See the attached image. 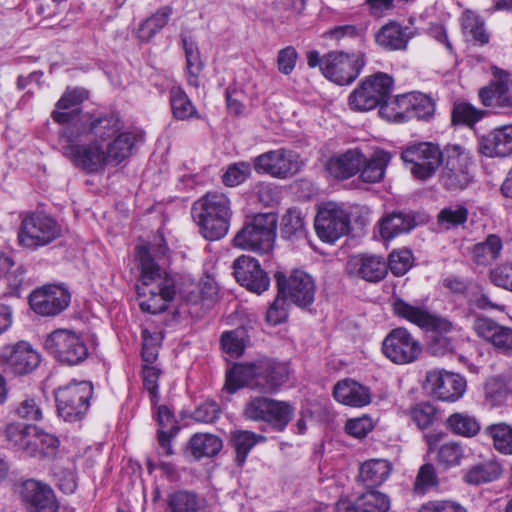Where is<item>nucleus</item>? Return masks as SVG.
I'll return each mask as SVG.
<instances>
[{
    "instance_id": "obj_1",
    "label": "nucleus",
    "mask_w": 512,
    "mask_h": 512,
    "mask_svg": "<svg viewBox=\"0 0 512 512\" xmlns=\"http://www.w3.org/2000/svg\"><path fill=\"white\" fill-rule=\"evenodd\" d=\"M121 128V120L116 113L105 114L102 120L79 129L62 128L59 132V150L86 174L100 172L108 165L102 142L110 140Z\"/></svg>"
},
{
    "instance_id": "obj_2",
    "label": "nucleus",
    "mask_w": 512,
    "mask_h": 512,
    "mask_svg": "<svg viewBox=\"0 0 512 512\" xmlns=\"http://www.w3.org/2000/svg\"><path fill=\"white\" fill-rule=\"evenodd\" d=\"M169 247L163 237L155 239L150 245L136 247V258L140 265V278L136 291L143 312L158 314L166 311L176 296V284L165 270L161 269L155 258L167 256Z\"/></svg>"
},
{
    "instance_id": "obj_3",
    "label": "nucleus",
    "mask_w": 512,
    "mask_h": 512,
    "mask_svg": "<svg viewBox=\"0 0 512 512\" xmlns=\"http://www.w3.org/2000/svg\"><path fill=\"white\" fill-rule=\"evenodd\" d=\"M288 367L273 358H261L252 362L235 364L226 376L224 388L235 393L248 387L263 394H274L288 379Z\"/></svg>"
},
{
    "instance_id": "obj_4",
    "label": "nucleus",
    "mask_w": 512,
    "mask_h": 512,
    "mask_svg": "<svg viewBox=\"0 0 512 512\" xmlns=\"http://www.w3.org/2000/svg\"><path fill=\"white\" fill-rule=\"evenodd\" d=\"M395 316L404 319L422 330L434 332L428 342V350L433 356L454 353L457 341L449 336L452 331H460L448 318L430 312L427 308L414 306L400 297L392 302Z\"/></svg>"
},
{
    "instance_id": "obj_5",
    "label": "nucleus",
    "mask_w": 512,
    "mask_h": 512,
    "mask_svg": "<svg viewBox=\"0 0 512 512\" xmlns=\"http://www.w3.org/2000/svg\"><path fill=\"white\" fill-rule=\"evenodd\" d=\"M232 216L229 198L221 192H208L192 206V217L207 240L223 238L230 226Z\"/></svg>"
},
{
    "instance_id": "obj_6",
    "label": "nucleus",
    "mask_w": 512,
    "mask_h": 512,
    "mask_svg": "<svg viewBox=\"0 0 512 512\" xmlns=\"http://www.w3.org/2000/svg\"><path fill=\"white\" fill-rule=\"evenodd\" d=\"M307 64L309 68L319 67L328 80L348 85L359 76L365 66V57L361 52L348 54L337 51L321 56L318 51L311 50L307 53Z\"/></svg>"
},
{
    "instance_id": "obj_7",
    "label": "nucleus",
    "mask_w": 512,
    "mask_h": 512,
    "mask_svg": "<svg viewBox=\"0 0 512 512\" xmlns=\"http://www.w3.org/2000/svg\"><path fill=\"white\" fill-rule=\"evenodd\" d=\"M278 217L274 213H259L248 219L233 239L236 247L266 254L274 247Z\"/></svg>"
},
{
    "instance_id": "obj_8",
    "label": "nucleus",
    "mask_w": 512,
    "mask_h": 512,
    "mask_svg": "<svg viewBox=\"0 0 512 512\" xmlns=\"http://www.w3.org/2000/svg\"><path fill=\"white\" fill-rule=\"evenodd\" d=\"M94 387L90 381L71 380L54 391L59 418L68 423L82 421L90 408Z\"/></svg>"
},
{
    "instance_id": "obj_9",
    "label": "nucleus",
    "mask_w": 512,
    "mask_h": 512,
    "mask_svg": "<svg viewBox=\"0 0 512 512\" xmlns=\"http://www.w3.org/2000/svg\"><path fill=\"white\" fill-rule=\"evenodd\" d=\"M394 88V79L387 73L377 72L363 79L349 96V106L355 111L381 109L390 99Z\"/></svg>"
},
{
    "instance_id": "obj_10",
    "label": "nucleus",
    "mask_w": 512,
    "mask_h": 512,
    "mask_svg": "<svg viewBox=\"0 0 512 512\" xmlns=\"http://www.w3.org/2000/svg\"><path fill=\"white\" fill-rule=\"evenodd\" d=\"M60 235V224L46 213L29 212L21 215L18 239L23 247L35 250L50 244Z\"/></svg>"
},
{
    "instance_id": "obj_11",
    "label": "nucleus",
    "mask_w": 512,
    "mask_h": 512,
    "mask_svg": "<svg viewBox=\"0 0 512 512\" xmlns=\"http://www.w3.org/2000/svg\"><path fill=\"white\" fill-rule=\"evenodd\" d=\"M44 347L59 363L76 366L83 363L89 356V350L76 332L69 329H56L47 335Z\"/></svg>"
},
{
    "instance_id": "obj_12",
    "label": "nucleus",
    "mask_w": 512,
    "mask_h": 512,
    "mask_svg": "<svg viewBox=\"0 0 512 512\" xmlns=\"http://www.w3.org/2000/svg\"><path fill=\"white\" fill-rule=\"evenodd\" d=\"M86 96L83 89H66L51 113L54 122L65 125L63 128L79 129L102 120L104 115H94L81 109Z\"/></svg>"
},
{
    "instance_id": "obj_13",
    "label": "nucleus",
    "mask_w": 512,
    "mask_h": 512,
    "mask_svg": "<svg viewBox=\"0 0 512 512\" xmlns=\"http://www.w3.org/2000/svg\"><path fill=\"white\" fill-rule=\"evenodd\" d=\"M6 432L11 442L31 456L54 457L60 445L58 437L31 424L9 425Z\"/></svg>"
},
{
    "instance_id": "obj_14",
    "label": "nucleus",
    "mask_w": 512,
    "mask_h": 512,
    "mask_svg": "<svg viewBox=\"0 0 512 512\" xmlns=\"http://www.w3.org/2000/svg\"><path fill=\"white\" fill-rule=\"evenodd\" d=\"M401 159L409 165L412 175L421 180L430 178L444 161V153L431 142H418L407 146Z\"/></svg>"
},
{
    "instance_id": "obj_15",
    "label": "nucleus",
    "mask_w": 512,
    "mask_h": 512,
    "mask_svg": "<svg viewBox=\"0 0 512 512\" xmlns=\"http://www.w3.org/2000/svg\"><path fill=\"white\" fill-rule=\"evenodd\" d=\"M350 223V213L343 204L327 202L319 207L314 226L322 241L334 243L350 231Z\"/></svg>"
},
{
    "instance_id": "obj_16",
    "label": "nucleus",
    "mask_w": 512,
    "mask_h": 512,
    "mask_svg": "<svg viewBox=\"0 0 512 512\" xmlns=\"http://www.w3.org/2000/svg\"><path fill=\"white\" fill-rule=\"evenodd\" d=\"M279 296L301 308L314 302L316 285L314 279L302 270H294L288 277L282 272L275 273Z\"/></svg>"
},
{
    "instance_id": "obj_17",
    "label": "nucleus",
    "mask_w": 512,
    "mask_h": 512,
    "mask_svg": "<svg viewBox=\"0 0 512 512\" xmlns=\"http://www.w3.org/2000/svg\"><path fill=\"white\" fill-rule=\"evenodd\" d=\"M383 354L393 363L405 365L415 362L422 354V345L408 329H392L382 342Z\"/></svg>"
},
{
    "instance_id": "obj_18",
    "label": "nucleus",
    "mask_w": 512,
    "mask_h": 512,
    "mask_svg": "<svg viewBox=\"0 0 512 512\" xmlns=\"http://www.w3.org/2000/svg\"><path fill=\"white\" fill-rule=\"evenodd\" d=\"M252 165L257 174L286 179L300 170L301 161L299 155L291 150L276 149L252 158Z\"/></svg>"
},
{
    "instance_id": "obj_19",
    "label": "nucleus",
    "mask_w": 512,
    "mask_h": 512,
    "mask_svg": "<svg viewBox=\"0 0 512 512\" xmlns=\"http://www.w3.org/2000/svg\"><path fill=\"white\" fill-rule=\"evenodd\" d=\"M26 512H58L59 502L52 487L36 479H26L16 486Z\"/></svg>"
},
{
    "instance_id": "obj_20",
    "label": "nucleus",
    "mask_w": 512,
    "mask_h": 512,
    "mask_svg": "<svg viewBox=\"0 0 512 512\" xmlns=\"http://www.w3.org/2000/svg\"><path fill=\"white\" fill-rule=\"evenodd\" d=\"M71 302V294L63 285L46 284L29 296L31 309L38 315L54 317L62 313Z\"/></svg>"
},
{
    "instance_id": "obj_21",
    "label": "nucleus",
    "mask_w": 512,
    "mask_h": 512,
    "mask_svg": "<svg viewBox=\"0 0 512 512\" xmlns=\"http://www.w3.org/2000/svg\"><path fill=\"white\" fill-rule=\"evenodd\" d=\"M40 361V354L26 341L6 345L0 352L4 370L16 376L30 374L39 366Z\"/></svg>"
},
{
    "instance_id": "obj_22",
    "label": "nucleus",
    "mask_w": 512,
    "mask_h": 512,
    "mask_svg": "<svg viewBox=\"0 0 512 512\" xmlns=\"http://www.w3.org/2000/svg\"><path fill=\"white\" fill-rule=\"evenodd\" d=\"M493 79L487 86L479 89L478 96L486 107L497 109L502 113L512 111V94L510 92V74L496 66L491 68Z\"/></svg>"
},
{
    "instance_id": "obj_23",
    "label": "nucleus",
    "mask_w": 512,
    "mask_h": 512,
    "mask_svg": "<svg viewBox=\"0 0 512 512\" xmlns=\"http://www.w3.org/2000/svg\"><path fill=\"white\" fill-rule=\"evenodd\" d=\"M426 389L441 401L455 402L466 390V380L459 374L444 369H434L426 373Z\"/></svg>"
},
{
    "instance_id": "obj_24",
    "label": "nucleus",
    "mask_w": 512,
    "mask_h": 512,
    "mask_svg": "<svg viewBox=\"0 0 512 512\" xmlns=\"http://www.w3.org/2000/svg\"><path fill=\"white\" fill-rule=\"evenodd\" d=\"M233 274L241 286L257 294L266 291L270 284L268 274L259 261L250 256L242 255L234 261Z\"/></svg>"
},
{
    "instance_id": "obj_25",
    "label": "nucleus",
    "mask_w": 512,
    "mask_h": 512,
    "mask_svg": "<svg viewBox=\"0 0 512 512\" xmlns=\"http://www.w3.org/2000/svg\"><path fill=\"white\" fill-rule=\"evenodd\" d=\"M446 163L441 174V181L448 190H458L467 187L471 177L466 167V157L459 145L449 146L445 150Z\"/></svg>"
},
{
    "instance_id": "obj_26",
    "label": "nucleus",
    "mask_w": 512,
    "mask_h": 512,
    "mask_svg": "<svg viewBox=\"0 0 512 512\" xmlns=\"http://www.w3.org/2000/svg\"><path fill=\"white\" fill-rule=\"evenodd\" d=\"M346 272L370 283H378L387 275L386 260L375 254H356L346 263Z\"/></svg>"
},
{
    "instance_id": "obj_27",
    "label": "nucleus",
    "mask_w": 512,
    "mask_h": 512,
    "mask_svg": "<svg viewBox=\"0 0 512 512\" xmlns=\"http://www.w3.org/2000/svg\"><path fill=\"white\" fill-rule=\"evenodd\" d=\"M473 328L476 334L505 355H512V328L498 324L487 317L475 319Z\"/></svg>"
},
{
    "instance_id": "obj_28",
    "label": "nucleus",
    "mask_w": 512,
    "mask_h": 512,
    "mask_svg": "<svg viewBox=\"0 0 512 512\" xmlns=\"http://www.w3.org/2000/svg\"><path fill=\"white\" fill-rule=\"evenodd\" d=\"M479 150L491 158L512 155V124L501 125L483 135L479 141Z\"/></svg>"
},
{
    "instance_id": "obj_29",
    "label": "nucleus",
    "mask_w": 512,
    "mask_h": 512,
    "mask_svg": "<svg viewBox=\"0 0 512 512\" xmlns=\"http://www.w3.org/2000/svg\"><path fill=\"white\" fill-rule=\"evenodd\" d=\"M333 396L339 403L351 407H363L371 402L370 389L352 379L338 381Z\"/></svg>"
},
{
    "instance_id": "obj_30",
    "label": "nucleus",
    "mask_w": 512,
    "mask_h": 512,
    "mask_svg": "<svg viewBox=\"0 0 512 512\" xmlns=\"http://www.w3.org/2000/svg\"><path fill=\"white\" fill-rule=\"evenodd\" d=\"M364 163V155L359 149H348L331 157L327 163V170L337 179H348L356 175Z\"/></svg>"
},
{
    "instance_id": "obj_31",
    "label": "nucleus",
    "mask_w": 512,
    "mask_h": 512,
    "mask_svg": "<svg viewBox=\"0 0 512 512\" xmlns=\"http://www.w3.org/2000/svg\"><path fill=\"white\" fill-rule=\"evenodd\" d=\"M110 139L112 140L105 149L108 164H120L131 155L135 145L143 141L141 134L130 131L120 132V130Z\"/></svg>"
},
{
    "instance_id": "obj_32",
    "label": "nucleus",
    "mask_w": 512,
    "mask_h": 512,
    "mask_svg": "<svg viewBox=\"0 0 512 512\" xmlns=\"http://www.w3.org/2000/svg\"><path fill=\"white\" fill-rule=\"evenodd\" d=\"M392 465L385 459H370L359 469L358 480L367 488L374 489L382 485L390 476Z\"/></svg>"
},
{
    "instance_id": "obj_33",
    "label": "nucleus",
    "mask_w": 512,
    "mask_h": 512,
    "mask_svg": "<svg viewBox=\"0 0 512 512\" xmlns=\"http://www.w3.org/2000/svg\"><path fill=\"white\" fill-rule=\"evenodd\" d=\"M415 226V218L410 212L394 211L381 219L380 235L383 239L390 240L410 232Z\"/></svg>"
},
{
    "instance_id": "obj_34",
    "label": "nucleus",
    "mask_w": 512,
    "mask_h": 512,
    "mask_svg": "<svg viewBox=\"0 0 512 512\" xmlns=\"http://www.w3.org/2000/svg\"><path fill=\"white\" fill-rule=\"evenodd\" d=\"M502 472L501 464L490 459L468 467L463 475V481L468 485L479 486L498 480Z\"/></svg>"
},
{
    "instance_id": "obj_35",
    "label": "nucleus",
    "mask_w": 512,
    "mask_h": 512,
    "mask_svg": "<svg viewBox=\"0 0 512 512\" xmlns=\"http://www.w3.org/2000/svg\"><path fill=\"white\" fill-rule=\"evenodd\" d=\"M391 160V154L384 150H378L366 159L360 168V178L366 183H377L384 177L387 165Z\"/></svg>"
},
{
    "instance_id": "obj_36",
    "label": "nucleus",
    "mask_w": 512,
    "mask_h": 512,
    "mask_svg": "<svg viewBox=\"0 0 512 512\" xmlns=\"http://www.w3.org/2000/svg\"><path fill=\"white\" fill-rule=\"evenodd\" d=\"M265 439V436L248 430H236L231 432L230 442L236 453V465L242 467L251 449L257 443L265 441Z\"/></svg>"
},
{
    "instance_id": "obj_37",
    "label": "nucleus",
    "mask_w": 512,
    "mask_h": 512,
    "mask_svg": "<svg viewBox=\"0 0 512 512\" xmlns=\"http://www.w3.org/2000/svg\"><path fill=\"white\" fill-rule=\"evenodd\" d=\"M222 447V439L209 433H196L189 441V448L195 459L216 456Z\"/></svg>"
},
{
    "instance_id": "obj_38",
    "label": "nucleus",
    "mask_w": 512,
    "mask_h": 512,
    "mask_svg": "<svg viewBox=\"0 0 512 512\" xmlns=\"http://www.w3.org/2000/svg\"><path fill=\"white\" fill-rule=\"evenodd\" d=\"M502 248L501 238L496 234H490L484 241L473 246L471 251L472 259L478 265H490L499 257Z\"/></svg>"
},
{
    "instance_id": "obj_39",
    "label": "nucleus",
    "mask_w": 512,
    "mask_h": 512,
    "mask_svg": "<svg viewBox=\"0 0 512 512\" xmlns=\"http://www.w3.org/2000/svg\"><path fill=\"white\" fill-rule=\"evenodd\" d=\"M410 94H402L394 99L386 100L379 109L381 118L395 123H404L410 121L409 115Z\"/></svg>"
},
{
    "instance_id": "obj_40",
    "label": "nucleus",
    "mask_w": 512,
    "mask_h": 512,
    "mask_svg": "<svg viewBox=\"0 0 512 512\" xmlns=\"http://www.w3.org/2000/svg\"><path fill=\"white\" fill-rule=\"evenodd\" d=\"M201 500L198 495L188 490H175L167 495V512H199Z\"/></svg>"
},
{
    "instance_id": "obj_41",
    "label": "nucleus",
    "mask_w": 512,
    "mask_h": 512,
    "mask_svg": "<svg viewBox=\"0 0 512 512\" xmlns=\"http://www.w3.org/2000/svg\"><path fill=\"white\" fill-rule=\"evenodd\" d=\"M183 48L185 51L186 65H187V81L192 87L199 86V75L203 70L204 64L200 57V52L197 43L190 38L184 37L182 39Z\"/></svg>"
},
{
    "instance_id": "obj_42",
    "label": "nucleus",
    "mask_w": 512,
    "mask_h": 512,
    "mask_svg": "<svg viewBox=\"0 0 512 512\" xmlns=\"http://www.w3.org/2000/svg\"><path fill=\"white\" fill-rule=\"evenodd\" d=\"M281 237L288 240L306 238L307 230L304 217L297 209H289L282 217L280 227Z\"/></svg>"
},
{
    "instance_id": "obj_43",
    "label": "nucleus",
    "mask_w": 512,
    "mask_h": 512,
    "mask_svg": "<svg viewBox=\"0 0 512 512\" xmlns=\"http://www.w3.org/2000/svg\"><path fill=\"white\" fill-rule=\"evenodd\" d=\"M357 512H387L390 508L389 497L375 489H367L353 503Z\"/></svg>"
},
{
    "instance_id": "obj_44",
    "label": "nucleus",
    "mask_w": 512,
    "mask_h": 512,
    "mask_svg": "<svg viewBox=\"0 0 512 512\" xmlns=\"http://www.w3.org/2000/svg\"><path fill=\"white\" fill-rule=\"evenodd\" d=\"M487 114L486 110L476 108L469 102L460 101L453 105L451 122L453 125H462L472 128Z\"/></svg>"
},
{
    "instance_id": "obj_45",
    "label": "nucleus",
    "mask_w": 512,
    "mask_h": 512,
    "mask_svg": "<svg viewBox=\"0 0 512 512\" xmlns=\"http://www.w3.org/2000/svg\"><path fill=\"white\" fill-rule=\"evenodd\" d=\"M293 412L294 409L289 403L270 398L264 422L277 431H283L291 421Z\"/></svg>"
},
{
    "instance_id": "obj_46",
    "label": "nucleus",
    "mask_w": 512,
    "mask_h": 512,
    "mask_svg": "<svg viewBox=\"0 0 512 512\" xmlns=\"http://www.w3.org/2000/svg\"><path fill=\"white\" fill-rule=\"evenodd\" d=\"M446 428L455 435L473 437L480 431L478 420L466 413H453L446 419Z\"/></svg>"
},
{
    "instance_id": "obj_47",
    "label": "nucleus",
    "mask_w": 512,
    "mask_h": 512,
    "mask_svg": "<svg viewBox=\"0 0 512 512\" xmlns=\"http://www.w3.org/2000/svg\"><path fill=\"white\" fill-rule=\"evenodd\" d=\"M169 95L172 114L177 120H186L197 114L195 106L180 86H172Z\"/></svg>"
},
{
    "instance_id": "obj_48",
    "label": "nucleus",
    "mask_w": 512,
    "mask_h": 512,
    "mask_svg": "<svg viewBox=\"0 0 512 512\" xmlns=\"http://www.w3.org/2000/svg\"><path fill=\"white\" fill-rule=\"evenodd\" d=\"M0 273L5 274L8 285L14 290L25 283L26 269L21 265L16 266L12 257L5 253H0Z\"/></svg>"
},
{
    "instance_id": "obj_49",
    "label": "nucleus",
    "mask_w": 512,
    "mask_h": 512,
    "mask_svg": "<svg viewBox=\"0 0 512 512\" xmlns=\"http://www.w3.org/2000/svg\"><path fill=\"white\" fill-rule=\"evenodd\" d=\"M464 457V449L461 443L449 441L442 444L437 452L438 463L445 468L454 467L460 464Z\"/></svg>"
},
{
    "instance_id": "obj_50",
    "label": "nucleus",
    "mask_w": 512,
    "mask_h": 512,
    "mask_svg": "<svg viewBox=\"0 0 512 512\" xmlns=\"http://www.w3.org/2000/svg\"><path fill=\"white\" fill-rule=\"evenodd\" d=\"M251 174V164L249 162L240 161L228 165L222 175V181L228 187H236L250 178Z\"/></svg>"
},
{
    "instance_id": "obj_51",
    "label": "nucleus",
    "mask_w": 512,
    "mask_h": 512,
    "mask_svg": "<svg viewBox=\"0 0 512 512\" xmlns=\"http://www.w3.org/2000/svg\"><path fill=\"white\" fill-rule=\"evenodd\" d=\"M491 435L494 447L503 454H512V427L500 423L487 428Z\"/></svg>"
},
{
    "instance_id": "obj_52",
    "label": "nucleus",
    "mask_w": 512,
    "mask_h": 512,
    "mask_svg": "<svg viewBox=\"0 0 512 512\" xmlns=\"http://www.w3.org/2000/svg\"><path fill=\"white\" fill-rule=\"evenodd\" d=\"M435 105L431 98L422 94H410L409 115L410 120H427L433 114Z\"/></svg>"
},
{
    "instance_id": "obj_53",
    "label": "nucleus",
    "mask_w": 512,
    "mask_h": 512,
    "mask_svg": "<svg viewBox=\"0 0 512 512\" xmlns=\"http://www.w3.org/2000/svg\"><path fill=\"white\" fill-rule=\"evenodd\" d=\"M163 336L159 332H150L147 329L142 331L141 356L144 363L154 364L158 358L159 347Z\"/></svg>"
},
{
    "instance_id": "obj_54",
    "label": "nucleus",
    "mask_w": 512,
    "mask_h": 512,
    "mask_svg": "<svg viewBox=\"0 0 512 512\" xmlns=\"http://www.w3.org/2000/svg\"><path fill=\"white\" fill-rule=\"evenodd\" d=\"M387 271L395 276H403L413 265V254L408 249L392 251L388 257Z\"/></svg>"
},
{
    "instance_id": "obj_55",
    "label": "nucleus",
    "mask_w": 512,
    "mask_h": 512,
    "mask_svg": "<svg viewBox=\"0 0 512 512\" xmlns=\"http://www.w3.org/2000/svg\"><path fill=\"white\" fill-rule=\"evenodd\" d=\"M162 371L153 364L145 363L142 368L143 386L149 393L152 405L159 402V385L158 381Z\"/></svg>"
},
{
    "instance_id": "obj_56",
    "label": "nucleus",
    "mask_w": 512,
    "mask_h": 512,
    "mask_svg": "<svg viewBox=\"0 0 512 512\" xmlns=\"http://www.w3.org/2000/svg\"><path fill=\"white\" fill-rule=\"evenodd\" d=\"M409 415L418 428L423 430L434 423L437 409L429 402H422L413 406L409 411Z\"/></svg>"
},
{
    "instance_id": "obj_57",
    "label": "nucleus",
    "mask_w": 512,
    "mask_h": 512,
    "mask_svg": "<svg viewBox=\"0 0 512 512\" xmlns=\"http://www.w3.org/2000/svg\"><path fill=\"white\" fill-rule=\"evenodd\" d=\"M15 415L27 422H38L43 419V410L40 401L34 397H27L15 408Z\"/></svg>"
},
{
    "instance_id": "obj_58",
    "label": "nucleus",
    "mask_w": 512,
    "mask_h": 512,
    "mask_svg": "<svg viewBox=\"0 0 512 512\" xmlns=\"http://www.w3.org/2000/svg\"><path fill=\"white\" fill-rule=\"evenodd\" d=\"M221 414L220 406L216 401L208 400L199 404L191 414V418L199 423L212 424Z\"/></svg>"
},
{
    "instance_id": "obj_59",
    "label": "nucleus",
    "mask_w": 512,
    "mask_h": 512,
    "mask_svg": "<svg viewBox=\"0 0 512 512\" xmlns=\"http://www.w3.org/2000/svg\"><path fill=\"white\" fill-rule=\"evenodd\" d=\"M468 211L463 205H452L442 209L438 215L440 224H446V227L458 226L467 221Z\"/></svg>"
},
{
    "instance_id": "obj_60",
    "label": "nucleus",
    "mask_w": 512,
    "mask_h": 512,
    "mask_svg": "<svg viewBox=\"0 0 512 512\" xmlns=\"http://www.w3.org/2000/svg\"><path fill=\"white\" fill-rule=\"evenodd\" d=\"M409 34H375V42L383 51L405 50Z\"/></svg>"
},
{
    "instance_id": "obj_61",
    "label": "nucleus",
    "mask_w": 512,
    "mask_h": 512,
    "mask_svg": "<svg viewBox=\"0 0 512 512\" xmlns=\"http://www.w3.org/2000/svg\"><path fill=\"white\" fill-rule=\"evenodd\" d=\"M242 334L240 330L225 331L220 340L223 351L231 356H240L245 349Z\"/></svg>"
},
{
    "instance_id": "obj_62",
    "label": "nucleus",
    "mask_w": 512,
    "mask_h": 512,
    "mask_svg": "<svg viewBox=\"0 0 512 512\" xmlns=\"http://www.w3.org/2000/svg\"><path fill=\"white\" fill-rule=\"evenodd\" d=\"M438 484L435 468L432 464H424L420 467L414 483V491L418 494L425 493L429 488Z\"/></svg>"
},
{
    "instance_id": "obj_63",
    "label": "nucleus",
    "mask_w": 512,
    "mask_h": 512,
    "mask_svg": "<svg viewBox=\"0 0 512 512\" xmlns=\"http://www.w3.org/2000/svg\"><path fill=\"white\" fill-rule=\"evenodd\" d=\"M442 286L455 296L467 298L474 282L468 278L457 275H448L442 279Z\"/></svg>"
},
{
    "instance_id": "obj_64",
    "label": "nucleus",
    "mask_w": 512,
    "mask_h": 512,
    "mask_svg": "<svg viewBox=\"0 0 512 512\" xmlns=\"http://www.w3.org/2000/svg\"><path fill=\"white\" fill-rule=\"evenodd\" d=\"M268 397L257 396L252 397L246 403L244 408V416L252 421H263L266 418L268 409Z\"/></svg>"
}]
</instances>
